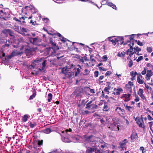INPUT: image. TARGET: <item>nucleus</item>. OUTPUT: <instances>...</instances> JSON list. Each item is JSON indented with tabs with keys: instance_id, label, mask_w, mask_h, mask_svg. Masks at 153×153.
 <instances>
[{
	"instance_id": "nucleus-41",
	"label": "nucleus",
	"mask_w": 153,
	"mask_h": 153,
	"mask_svg": "<svg viewBox=\"0 0 153 153\" xmlns=\"http://www.w3.org/2000/svg\"><path fill=\"white\" fill-rule=\"evenodd\" d=\"M88 101V100H87L86 102H85V100H82L80 104L79 105L84 106L85 105L86 103Z\"/></svg>"
},
{
	"instance_id": "nucleus-15",
	"label": "nucleus",
	"mask_w": 153,
	"mask_h": 153,
	"mask_svg": "<svg viewBox=\"0 0 153 153\" xmlns=\"http://www.w3.org/2000/svg\"><path fill=\"white\" fill-rule=\"evenodd\" d=\"M115 111L119 114L125 115L126 114L125 110L123 109L122 108L120 107H117L115 109Z\"/></svg>"
},
{
	"instance_id": "nucleus-37",
	"label": "nucleus",
	"mask_w": 153,
	"mask_h": 153,
	"mask_svg": "<svg viewBox=\"0 0 153 153\" xmlns=\"http://www.w3.org/2000/svg\"><path fill=\"white\" fill-rule=\"evenodd\" d=\"M120 145V148L123 149L124 147V146L126 145V142H120L119 143Z\"/></svg>"
},
{
	"instance_id": "nucleus-54",
	"label": "nucleus",
	"mask_w": 153,
	"mask_h": 153,
	"mask_svg": "<svg viewBox=\"0 0 153 153\" xmlns=\"http://www.w3.org/2000/svg\"><path fill=\"white\" fill-rule=\"evenodd\" d=\"M60 40L63 43L66 42L67 39L64 38L63 37H62V38H60Z\"/></svg>"
},
{
	"instance_id": "nucleus-35",
	"label": "nucleus",
	"mask_w": 153,
	"mask_h": 153,
	"mask_svg": "<svg viewBox=\"0 0 153 153\" xmlns=\"http://www.w3.org/2000/svg\"><path fill=\"white\" fill-rule=\"evenodd\" d=\"M93 137V135H91L89 136H87L86 135L84 137L85 138V140L87 141H89Z\"/></svg>"
},
{
	"instance_id": "nucleus-4",
	"label": "nucleus",
	"mask_w": 153,
	"mask_h": 153,
	"mask_svg": "<svg viewBox=\"0 0 153 153\" xmlns=\"http://www.w3.org/2000/svg\"><path fill=\"white\" fill-rule=\"evenodd\" d=\"M85 108L89 109H91L94 110L98 108V105L96 104L95 103H94L93 100H91L88 102L86 105Z\"/></svg>"
},
{
	"instance_id": "nucleus-22",
	"label": "nucleus",
	"mask_w": 153,
	"mask_h": 153,
	"mask_svg": "<svg viewBox=\"0 0 153 153\" xmlns=\"http://www.w3.org/2000/svg\"><path fill=\"white\" fill-rule=\"evenodd\" d=\"M135 35V34H132L128 36H130L129 38V40H128L126 41V42H125L123 44V45H125L126 44H128L129 43H130V41H134V36Z\"/></svg>"
},
{
	"instance_id": "nucleus-24",
	"label": "nucleus",
	"mask_w": 153,
	"mask_h": 153,
	"mask_svg": "<svg viewBox=\"0 0 153 153\" xmlns=\"http://www.w3.org/2000/svg\"><path fill=\"white\" fill-rule=\"evenodd\" d=\"M40 60L39 59H36L34 60L31 65V66L33 68H34L36 65V64L40 62Z\"/></svg>"
},
{
	"instance_id": "nucleus-19",
	"label": "nucleus",
	"mask_w": 153,
	"mask_h": 153,
	"mask_svg": "<svg viewBox=\"0 0 153 153\" xmlns=\"http://www.w3.org/2000/svg\"><path fill=\"white\" fill-rule=\"evenodd\" d=\"M119 125H117L115 124H111L110 126L108 127V128H110L111 130L115 131L116 130L117 128L118 130H119Z\"/></svg>"
},
{
	"instance_id": "nucleus-58",
	"label": "nucleus",
	"mask_w": 153,
	"mask_h": 153,
	"mask_svg": "<svg viewBox=\"0 0 153 153\" xmlns=\"http://www.w3.org/2000/svg\"><path fill=\"white\" fill-rule=\"evenodd\" d=\"M98 75H99V72L97 71H95L94 73V76L96 77H97L98 76Z\"/></svg>"
},
{
	"instance_id": "nucleus-55",
	"label": "nucleus",
	"mask_w": 153,
	"mask_h": 153,
	"mask_svg": "<svg viewBox=\"0 0 153 153\" xmlns=\"http://www.w3.org/2000/svg\"><path fill=\"white\" fill-rule=\"evenodd\" d=\"M147 51L148 52L151 53L152 51V48L151 47H147Z\"/></svg>"
},
{
	"instance_id": "nucleus-33",
	"label": "nucleus",
	"mask_w": 153,
	"mask_h": 153,
	"mask_svg": "<svg viewBox=\"0 0 153 153\" xmlns=\"http://www.w3.org/2000/svg\"><path fill=\"white\" fill-rule=\"evenodd\" d=\"M129 50H128L126 51V54L127 55H129V56L130 57H131V56L133 55L134 53H136V52L135 51H134V52H132L131 53H129Z\"/></svg>"
},
{
	"instance_id": "nucleus-23",
	"label": "nucleus",
	"mask_w": 153,
	"mask_h": 153,
	"mask_svg": "<svg viewBox=\"0 0 153 153\" xmlns=\"http://www.w3.org/2000/svg\"><path fill=\"white\" fill-rule=\"evenodd\" d=\"M106 2L107 3V4L108 6L111 7L113 8L114 9H115L116 10H117V7L115 4H114L111 2H109L108 0H106Z\"/></svg>"
},
{
	"instance_id": "nucleus-10",
	"label": "nucleus",
	"mask_w": 153,
	"mask_h": 153,
	"mask_svg": "<svg viewBox=\"0 0 153 153\" xmlns=\"http://www.w3.org/2000/svg\"><path fill=\"white\" fill-rule=\"evenodd\" d=\"M95 146L93 147H88L86 151V153H97V151H98Z\"/></svg>"
},
{
	"instance_id": "nucleus-16",
	"label": "nucleus",
	"mask_w": 153,
	"mask_h": 153,
	"mask_svg": "<svg viewBox=\"0 0 153 153\" xmlns=\"http://www.w3.org/2000/svg\"><path fill=\"white\" fill-rule=\"evenodd\" d=\"M153 75V72L151 70H147L145 78L147 80L150 79L151 77Z\"/></svg>"
},
{
	"instance_id": "nucleus-50",
	"label": "nucleus",
	"mask_w": 153,
	"mask_h": 153,
	"mask_svg": "<svg viewBox=\"0 0 153 153\" xmlns=\"http://www.w3.org/2000/svg\"><path fill=\"white\" fill-rule=\"evenodd\" d=\"M134 51H136L137 52H139L141 51L140 48H138V47H136L134 48Z\"/></svg>"
},
{
	"instance_id": "nucleus-3",
	"label": "nucleus",
	"mask_w": 153,
	"mask_h": 153,
	"mask_svg": "<svg viewBox=\"0 0 153 153\" xmlns=\"http://www.w3.org/2000/svg\"><path fill=\"white\" fill-rule=\"evenodd\" d=\"M12 42L10 40L7 41L5 45L3 46L2 48V50L0 51V59H2L3 60L4 59L5 53L3 52V51H5V49H7L9 46Z\"/></svg>"
},
{
	"instance_id": "nucleus-27",
	"label": "nucleus",
	"mask_w": 153,
	"mask_h": 153,
	"mask_svg": "<svg viewBox=\"0 0 153 153\" xmlns=\"http://www.w3.org/2000/svg\"><path fill=\"white\" fill-rule=\"evenodd\" d=\"M33 94L30 96L29 98V100L33 99L36 97V92L35 89H34L33 91Z\"/></svg>"
},
{
	"instance_id": "nucleus-39",
	"label": "nucleus",
	"mask_w": 153,
	"mask_h": 153,
	"mask_svg": "<svg viewBox=\"0 0 153 153\" xmlns=\"http://www.w3.org/2000/svg\"><path fill=\"white\" fill-rule=\"evenodd\" d=\"M68 75L69 78H73L75 76L74 72H70L69 73Z\"/></svg>"
},
{
	"instance_id": "nucleus-46",
	"label": "nucleus",
	"mask_w": 153,
	"mask_h": 153,
	"mask_svg": "<svg viewBox=\"0 0 153 153\" xmlns=\"http://www.w3.org/2000/svg\"><path fill=\"white\" fill-rule=\"evenodd\" d=\"M140 150L142 151V153H146V151L145 150L144 148L143 147H140Z\"/></svg>"
},
{
	"instance_id": "nucleus-51",
	"label": "nucleus",
	"mask_w": 153,
	"mask_h": 153,
	"mask_svg": "<svg viewBox=\"0 0 153 153\" xmlns=\"http://www.w3.org/2000/svg\"><path fill=\"white\" fill-rule=\"evenodd\" d=\"M134 85V83L133 82H132L131 81H129L128 82V84H127L126 85V86H133Z\"/></svg>"
},
{
	"instance_id": "nucleus-63",
	"label": "nucleus",
	"mask_w": 153,
	"mask_h": 153,
	"mask_svg": "<svg viewBox=\"0 0 153 153\" xmlns=\"http://www.w3.org/2000/svg\"><path fill=\"white\" fill-rule=\"evenodd\" d=\"M8 31V33L9 34V35L11 36H13V32L11 31L10 30H7Z\"/></svg>"
},
{
	"instance_id": "nucleus-6",
	"label": "nucleus",
	"mask_w": 153,
	"mask_h": 153,
	"mask_svg": "<svg viewBox=\"0 0 153 153\" xmlns=\"http://www.w3.org/2000/svg\"><path fill=\"white\" fill-rule=\"evenodd\" d=\"M29 40L31 43L33 45H37L39 43L41 42L42 40L39 38V36H37L35 38H29Z\"/></svg>"
},
{
	"instance_id": "nucleus-45",
	"label": "nucleus",
	"mask_w": 153,
	"mask_h": 153,
	"mask_svg": "<svg viewBox=\"0 0 153 153\" xmlns=\"http://www.w3.org/2000/svg\"><path fill=\"white\" fill-rule=\"evenodd\" d=\"M147 70L148 68H144L143 70L141 72V74L143 75H145L146 74Z\"/></svg>"
},
{
	"instance_id": "nucleus-13",
	"label": "nucleus",
	"mask_w": 153,
	"mask_h": 153,
	"mask_svg": "<svg viewBox=\"0 0 153 153\" xmlns=\"http://www.w3.org/2000/svg\"><path fill=\"white\" fill-rule=\"evenodd\" d=\"M131 96V94H123L121 97L122 98H123V100L125 102H128L130 100Z\"/></svg>"
},
{
	"instance_id": "nucleus-57",
	"label": "nucleus",
	"mask_w": 153,
	"mask_h": 153,
	"mask_svg": "<svg viewBox=\"0 0 153 153\" xmlns=\"http://www.w3.org/2000/svg\"><path fill=\"white\" fill-rule=\"evenodd\" d=\"M86 122V120L85 119H83L80 121V123L82 125L84 124Z\"/></svg>"
},
{
	"instance_id": "nucleus-21",
	"label": "nucleus",
	"mask_w": 153,
	"mask_h": 153,
	"mask_svg": "<svg viewBox=\"0 0 153 153\" xmlns=\"http://www.w3.org/2000/svg\"><path fill=\"white\" fill-rule=\"evenodd\" d=\"M124 39L123 37H118L116 38V42L120 45H122L124 43Z\"/></svg>"
},
{
	"instance_id": "nucleus-43",
	"label": "nucleus",
	"mask_w": 153,
	"mask_h": 153,
	"mask_svg": "<svg viewBox=\"0 0 153 153\" xmlns=\"http://www.w3.org/2000/svg\"><path fill=\"white\" fill-rule=\"evenodd\" d=\"M128 66L129 68H131L133 65V62L132 60L130 59V60L129 62V63L128 64Z\"/></svg>"
},
{
	"instance_id": "nucleus-62",
	"label": "nucleus",
	"mask_w": 153,
	"mask_h": 153,
	"mask_svg": "<svg viewBox=\"0 0 153 153\" xmlns=\"http://www.w3.org/2000/svg\"><path fill=\"white\" fill-rule=\"evenodd\" d=\"M14 29L15 31H16L18 32H19V27L18 26H14Z\"/></svg>"
},
{
	"instance_id": "nucleus-30",
	"label": "nucleus",
	"mask_w": 153,
	"mask_h": 153,
	"mask_svg": "<svg viewBox=\"0 0 153 153\" xmlns=\"http://www.w3.org/2000/svg\"><path fill=\"white\" fill-rule=\"evenodd\" d=\"M138 136L137 133L132 134L131 136V138L132 140H136Z\"/></svg>"
},
{
	"instance_id": "nucleus-36",
	"label": "nucleus",
	"mask_w": 153,
	"mask_h": 153,
	"mask_svg": "<svg viewBox=\"0 0 153 153\" xmlns=\"http://www.w3.org/2000/svg\"><path fill=\"white\" fill-rule=\"evenodd\" d=\"M50 35L52 36L56 35L57 36L59 37H60V38H62V35L59 33H54L53 34L51 33H48Z\"/></svg>"
},
{
	"instance_id": "nucleus-59",
	"label": "nucleus",
	"mask_w": 153,
	"mask_h": 153,
	"mask_svg": "<svg viewBox=\"0 0 153 153\" xmlns=\"http://www.w3.org/2000/svg\"><path fill=\"white\" fill-rule=\"evenodd\" d=\"M99 69L100 71H106L107 69L104 68L103 67H99Z\"/></svg>"
},
{
	"instance_id": "nucleus-49",
	"label": "nucleus",
	"mask_w": 153,
	"mask_h": 153,
	"mask_svg": "<svg viewBox=\"0 0 153 153\" xmlns=\"http://www.w3.org/2000/svg\"><path fill=\"white\" fill-rule=\"evenodd\" d=\"M135 42H136L137 43V44L139 45H140V46H142L143 45V43L142 42H140L139 40L137 41V40H136L135 41Z\"/></svg>"
},
{
	"instance_id": "nucleus-5",
	"label": "nucleus",
	"mask_w": 153,
	"mask_h": 153,
	"mask_svg": "<svg viewBox=\"0 0 153 153\" xmlns=\"http://www.w3.org/2000/svg\"><path fill=\"white\" fill-rule=\"evenodd\" d=\"M106 87H105L104 89V91L106 92H107L108 94L109 90H111L113 89L114 87L115 86V84L113 82H106Z\"/></svg>"
},
{
	"instance_id": "nucleus-18",
	"label": "nucleus",
	"mask_w": 153,
	"mask_h": 153,
	"mask_svg": "<svg viewBox=\"0 0 153 153\" xmlns=\"http://www.w3.org/2000/svg\"><path fill=\"white\" fill-rule=\"evenodd\" d=\"M28 30L26 28L22 27L20 32V33L22 34L23 36H29V34L27 33Z\"/></svg>"
},
{
	"instance_id": "nucleus-52",
	"label": "nucleus",
	"mask_w": 153,
	"mask_h": 153,
	"mask_svg": "<svg viewBox=\"0 0 153 153\" xmlns=\"http://www.w3.org/2000/svg\"><path fill=\"white\" fill-rule=\"evenodd\" d=\"M112 74V72H111V71H107L106 73L105 74V76H109L111 74Z\"/></svg>"
},
{
	"instance_id": "nucleus-31",
	"label": "nucleus",
	"mask_w": 153,
	"mask_h": 153,
	"mask_svg": "<svg viewBox=\"0 0 153 153\" xmlns=\"http://www.w3.org/2000/svg\"><path fill=\"white\" fill-rule=\"evenodd\" d=\"M126 89L127 91H129V93H131L132 92V89L131 86H126L125 85Z\"/></svg>"
},
{
	"instance_id": "nucleus-38",
	"label": "nucleus",
	"mask_w": 153,
	"mask_h": 153,
	"mask_svg": "<svg viewBox=\"0 0 153 153\" xmlns=\"http://www.w3.org/2000/svg\"><path fill=\"white\" fill-rule=\"evenodd\" d=\"M28 118V117L27 115H24L22 119V121L24 122H26Z\"/></svg>"
},
{
	"instance_id": "nucleus-1",
	"label": "nucleus",
	"mask_w": 153,
	"mask_h": 153,
	"mask_svg": "<svg viewBox=\"0 0 153 153\" xmlns=\"http://www.w3.org/2000/svg\"><path fill=\"white\" fill-rule=\"evenodd\" d=\"M49 47L47 48L48 51L50 53L51 56L57 57V59L62 57L63 56H59L60 53L57 52V51L59 49V47L56 45V43L53 42L52 38L50 39V42L48 43Z\"/></svg>"
},
{
	"instance_id": "nucleus-40",
	"label": "nucleus",
	"mask_w": 153,
	"mask_h": 153,
	"mask_svg": "<svg viewBox=\"0 0 153 153\" xmlns=\"http://www.w3.org/2000/svg\"><path fill=\"white\" fill-rule=\"evenodd\" d=\"M126 54V52H121L120 53H119L118 54L117 56H120V57H124V56Z\"/></svg>"
},
{
	"instance_id": "nucleus-25",
	"label": "nucleus",
	"mask_w": 153,
	"mask_h": 153,
	"mask_svg": "<svg viewBox=\"0 0 153 153\" xmlns=\"http://www.w3.org/2000/svg\"><path fill=\"white\" fill-rule=\"evenodd\" d=\"M25 18L26 19L27 18V17L26 16H22L21 17H20V23L21 24H23L25 23Z\"/></svg>"
},
{
	"instance_id": "nucleus-17",
	"label": "nucleus",
	"mask_w": 153,
	"mask_h": 153,
	"mask_svg": "<svg viewBox=\"0 0 153 153\" xmlns=\"http://www.w3.org/2000/svg\"><path fill=\"white\" fill-rule=\"evenodd\" d=\"M19 54V53H18V52H17L15 51H13V52L12 53L11 55L6 56H5H5H4V59H5L6 60H7V59H10L12 57L14 56L18 55Z\"/></svg>"
},
{
	"instance_id": "nucleus-34",
	"label": "nucleus",
	"mask_w": 153,
	"mask_h": 153,
	"mask_svg": "<svg viewBox=\"0 0 153 153\" xmlns=\"http://www.w3.org/2000/svg\"><path fill=\"white\" fill-rule=\"evenodd\" d=\"M52 94L51 93H50L48 95V101L50 102L52 98Z\"/></svg>"
},
{
	"instance_id": "nucleus-7",
	"label": "nucleus",
	"mask_w": 153,
	"mask_h": 153,
	"mask_svg": "<svg viewBox=\"0 0 153 153\" xmlns=\"http://www.w3.org/2000/svg\"><path fill=\"white\" fill-rule=\"evenodd\" d=\"M83 90L80 88L76 89L75 91H74L73 94H75L76 98H80L82 97V94Z\"/></svg>"
},
{
	"instance_id": "nucleus-32",
	"label": "nucleus",
	"mask_w": 153,
	"mask_h": 153,
	"mask_svg": "<svg viewBox=\"0 0 153 153\" xmlns=\"http://www.w3.org/2000/svg\"><path fill=\"white\" fill-rule=\"evenodd\" d=\"M75 76H77L78 74L80 73V71L79 68H75Z\"/></svg>"
},
{
	"instance_id": "nucleus-26",
	"label": "nucleus",
	"mask_w": 153,
	"mask_h": 153,
	"mask_svg": "<svg viewBox=\"0 0 153 153\" xmlns=\"http://www.w3.org/2000/svg\"><path fill=\"white\" fill-rule=\"evenodd\" d=\"M108 39L109 41L111 42L112 43L115 45L116 42V38H113V36L109 37H108Z\"/></svg>"
},
{
	"instance_id": "nucleus-14",
	"label": "nucleus",
	"mask_w": 153,
	"mask_h": 153,
	"mask_svg": "<svg viewBox=\"0 0 153 153\" xmlns=\"http://www.w3.org/2000/svg\"><path fill=\"white\" fill-rule=\"evenodd\" d=\"M31 8H30V7L28 6H25V7L24 8H22V13H21L22 16H25V15H26L27 13V10H30Z\"/></svg>"
},
{
	"instance_id": "nucleus-64",
	"label": "nucleus",
	"mask_w": 153,
	"mask_h": 153,
	"mask_svg": "<svg viewBox=\"0 0 153 153\" xmlns=\"http://www.w3.org/2000/svg\"><path fill=\"white\" fill-rule=\"evenodd\" d=\"M89 72L90 71H89V70L88 69H85L84 71V72L85 74H84V75L88 74L89 73Z\"/></svg>"
},
{
	"instance_id": "nucleus-28",
	"label": "nucleus",
	"mask_w": 153,
	"mask_h": 153,
	"mask_svg": "<svg viewBox=\"0 0 153 153\" xmlns=\"http://www.w3.org/2000/svg\"><path fill=\"white\" fill-rule=\"evenodd\" d=\"M124 105L126 110H128V111L130 112H131L130 109L133 108V107L128 106L126 104H124Z\"/></svg>"
},
{
	"instance_id": "nucleus-44",
	"label": "nucleus",
	"mask_w": 153,
	"mask_h": 153,
	"mask_svg": "<svg viewBox=\"0 0 153 153\" xmlns=\"http://www.w3.org/2000/svg\"><path fill=\"white\" fill-rule=\"evenodd\" d=\"M75 45H74V50L76 51H77L78 52H80L79 50V49H80L81 48L79 46L76 47Z\"/></svg>"
},
{
	"instance_id": "nucleus-61",
	"label": "nucleus",
	"mask_w": 153,
	"mask_h": 153,
	"mask_svg": "<svg viewBox=\"0 0 153 153\" xmlns=\"http://www.w3.org/2000/svg\"><path fill=\"white\" fill-rule=\"evenodd\" d=\"M143 57L142 56H140L138 57V59L137 60V62H139L140 61L143 59Z\"/></svg>"
},
{
	"instance_id": "nucleus-20",
	"label": "nucleus",
	"mask_w": 153,
	"mask_h": 153,
	"mask_svg": "<svg viewBox=\"0 0 153 153\" xmlns=\"http://www.w3.org/2000/svg\"><path fill=\"white\" fill-rule=\"evenodd\" d=\"M137 77V82L140 84H142L144 83V80L143 79V77L141 74H138Z\"/></svg>"
},
{
	"instance_id": "nucleus-29",
	"label": "nucleus",
	"mask_w": 153,
	"mask_h": 153,
	"mask_svg": "<svg viewBox=\"0 0 153 153\" xmlns=\"http://www.w3.org/2000/svg\"><path fill=\"white\" fill-rule=\"evenodd\" d=\"M43 132L46 134H49L51 132V129L50 128H47L43 130Z\"/></svg>"
},
{
	"instance_id": "nucleus-11",
	"label": "nucleus",
	"mask_w": 153,
	"mask_h": 153,
	"mask_svg": "<svg viewBox=\"0 0 153 153\" xmlns=\"http://www.w3.org/2000/svg\"><path fill=\"white\" fill-rule=\"evenodd\" d=\"M143 91L142 88H139L138 91H137V94L143 100H146V98L143 94Z\"/></svg>"
},
{
	"instance_id": "nucleus-48",
	"label": "nucleus",
	"mask_w": 153,
	"mask_h": 153,
	"mask_svg": "<svg viewBox=\"0 0 153 153\" xmlns=\"http://www.w3.org/2000/svg\"><path fill=\"white\" fill-rule=\"evenodd\" d=\"M67 69L65 68H63L62 69V73L66 74L67 73L66 71Z\"/></svg>"
},
{
	"instance_id": "nucleus-60",
	"label": "nucleus",
	"mask_w": 153,
	"mask_h": 153,
	"mask_svg": "<svg viewBox=\"0 0 153 153\" xmlns=\"http://www.w3.org/2000/svg\"><path fill=\"white\" fill-rule=\"evenodd\" d=\"M107 57L106 55L104 56L102 58L103 61H106L107 60Z\"/></svg>"
},
{
	"instance_id": "nucleus-53",
	"label": "nucleus",
	"mask_w": 153,
	"mask_h": 153,
	"mask_svg": "<svg viewBox=\"0 0 153 153\" xmlns=\"http://www.w3.org/2000/svg\"><path fill=\"white\" fill-rule=\"evenodd\" d=\"M146 66L147 67H150L153 70V65L151 64V63H148L146 64Z\"/></svg>"
},
{
	"instance_id": "nucleus-12",
	"label": "nucleus",
	"mask_w": 153,
	"mask_h": 153,
	"mask_svg": "<svg viewBox=\"0 0 153 153\" xmlns=\"http://www.w3.org/2000/svg\"><path fill=\"white\" fill-rule=\"evenodd\" d=\"M114 91L112 93V94L114 95H119L120 94V92H123V89L120 87L117 88H114Z\"/></svg>"
},
{
	"instance_id": "nucleus-56",
	"label": "nucleus",
	"mask_w": 153,
	"mask_h": 153,
	"mask_svg": "<svg viewBox=\"0 0 153 153\" xmlns=\"http://www.w3.org/2000/svg\"><path fill=\"white\" fill-rule=\"evenodd\" d=\"M149 124L150 129L151 131H152V127L153 125V122L152 121L150 122L149 123Z\"/></svg>"
},
{
	"instance_id": "nucleus-42",
	"label": "nucleus",
	"mask_w": 153,
	"mask_h": 153,
	"mask_svg": "<svg viewBox=\"0 0 153 153\" xmlns=\"http://www.w3.org/2000/svg\"><path fill=\"white\" fill-rule=\"evenodd\" d=\"M36 125V123L34 122L33 123H32L31 122H30L29 124V126L31 128H33Z\"/></svg>"
},
{
	"instance_id": "nucleus-8",
	"label": "nucleus",
	"mask_w": 153,
	"mask_h": 153,
	"mask_svg": "<svg viewBox=\"0 0 153 153\" xmlns=\"http://www.w3.org/2000/svg\"><path fill=\"white\" fill-rule=\"evenodd\" d=\"M135 120L137 124L139 126V127L142 128H145V124L143 121H142L139 119V117H137Z\"/></svg>"
},
{
	"instance_id": "nucleus-9",
	"label": "nucleus",
	"mask_w": 153,
	"mask_h": 153,
	"mask_svg": "<svg viewBox=\"0 0 153 153\" xmlns=\"http://www.w3.org/2000/svg\"><path fill=\"white\" fill-rule=\"evenodd\" d=\"M8 9H3L2 10H0V14L1 16L5 18L8 17V16L9 15V13L8 12Z\"/></svg>"
},
{
	"instance_id": "nucleus-2",
	"label": "nucleus",
	"mask_w": 153,
	"mask_h": 153,
	"mask_svg": "<svg viewBox=\"0 0 153 153\" xmlns=\"http://www.w3.org/2000/svg\"><path fill=\"white\" fill-rule=\"evenodd\" d=\"M24 53L26 54L28 58L30 57L35 53V50L28 45H22L20 49V55Z\"/></svg>"
},
{
	"instance_id": "nucleus-47",
	"label": "nucleus",
	"mask_w": 153,
	"mask_h": 153,
	"mask_svg": "<svg viewBox=\"0 0 153 153\" xmlns=\"http://www.w3.org/2000/svg\"><path fill=\"white\" fill-rule=\"evenodd\" d=\"M109 109V108L107 105H105L103 107V110L105 111H108Z\"/></svg>"
}]
</instances>
